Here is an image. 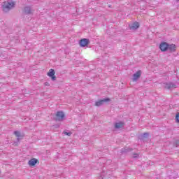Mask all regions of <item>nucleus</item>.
<instances>
[{
    "label": "nucleus",
    "instance_id": "obj_24",
    "mask_svg": "<svg viewBox=\"0 0 179 179\" xmlns=\"http://www.w3.org/2000/svg\"><path fill=\"white\" fill-rule=\"evenodd\" d=\"M178 1H179V0H178Z\"/></svg>",
    "mask_w": 179,
    "mask_h": 179
},
{
    "label": "nucleus",
    "instance_id": "obj_12",
    "mask_svg": "<svg viewBox=\"0 0 179 179\" xmlns=\"http://www.w3.org/2000/svg\"><path fill=\"white\" fill-rule=\"evenodd\" d=\"M24 12L27 15H30L31 13V8L29 6H27L24 8Z\"/></svg>",
    "mask_w": 179,
    "mask_h": 179
},
{
    "label": "nucleus",
    "instance_id": "obj_6",
    "mask_svg": "<svg viewBox=\"0 0 179 179\" xmlns=\"http://www.w3.org/2000/svg\"><path fill=\"white\" fill-rule=\"evenodd\" d=\"M89 43V39L83 38L80 41L79 44L80 47H86V45H87Z\"/></svg>",
    "mask_w": 179,
    "mask_h": 179
},
{
    "label": "nucleus",
    "instance_id": "obj_17",
    "mask_svg": "<svg viewBox=\"0 0 179 179\" xmlns=\"http://www.w3.org/2000/svg\"><path fill=\"white\" fill-rule=\"evenodd\" d=\"M176 121L178 124H179V113L176 114Z\"/></svg>",
    "mask_w": 179,
    "mask_h": 179
},
{
    "label": "nucleus",
    "instance_id": "obj_2",
    "mask_svg": "<svg viewBox=\"0 0 179 179\" xmlns=\"http://www.w3.org/2000/svg\"><path fill=\"white\" fill-rule=\"evenodd\" d=\"M54 120L55 121H64L65 120V114L64 113H57Z\"/></svg>",
    "mask_w": 179,
    "mask_h": 179
},
{
    "label": "nucleus",
    "instance_id": "obj_7",
    "mask_svg": "<svg viewBox=\"0 0 179 179\" xmlns=\"http://www.w3.org/2000/svg\"><path fill=\"white\" fill-rule=\"evenodd\" d=\"M168 48H169V44H167V43L166 42L162 43L159 45V48L161 51H167Z\"/></svg>",
    "mask_w": 179,
    "mask_h": 179
},
{
    "label": "nucleus",
    "instance_id": "obj_3",
    "mask_svg": "<svg viewBox=\"0 0 179 179\" xmlns=\"http://www.w3.org/2000/svg\"><path fill=\"white\" fill-rule=\"evenodd\" d=\"M108 101H110V99L109 98H106V99H103L102 100H99V101H96L95 103V106L96 107H100V106L106 104V103H108Z\"/></svg>",
    "mask_w": 179,
    "mask_h": 179
},
{
    "label": "nucleus",
    "instance_id": "obj_13",
    "mask_svg": "<svg viewBox=\"0 0 179 179\" xmlns=\"http://www.w3.org/2000/svg\"><path fill=\"white\" fill-rule=\"evenodd\" d=\"M55 75V71H54V69H50L49 72L48 73V76H54Z\"/></svg>",
    "mask_w": 179,
    "mask_h": 179
},
{
    "label": "nucleus",
    "instance_id": "obj_21",
    "mask_svg": "<svg viewBox=\"0 0 179 179\" xmlns=\"http://www.w3.org/2000/svg\"><path fill=\"white\" fill-rule=\"evenodd\" d=\"M45 85H46V86H48V83H45Z\"/></svg>",
    "mask_w": 179,
    "mask_h": 179
},
{
    "label": "nucleus",
    "instance_id": "obj_11",
    "mask_svg": "<svg viewBox=\"0 0 179 179\" xmlns=\"http://www.w3.org/2000/svg\"><path fill=\"white\" fill-rule=\"evenodd\" d=\"M124 127V123L122 122H117L115 124V128L116 129H120V128H122Z\"/></svg>",
    "mask_w": 179,
    "mask_h": 179
},
{
    "label": "nucleus",
    "instance_id": "obj_4",
    "mask_svg": "<svg viewBox=\"0 0 179 179\" xmlns=\"http://www.w3.org/2000/svg\"><path fill=\"white\" fill-rule=\"evenodd\" d=\"M142 75V71L141 70L138 71L133 75V82H136L141 76Z\"/></svg>",
    "mask_w": 179,
    "mask_h": 179
},
{
    "label": "nucleus",
    "instance_id": "obj_14",
    "mask_svg": "<svg viewBox=\"0 0 179 179\" xmlns=\"http://www.w3.org/2000/svg\"><path fill=\"white\" fill-rule=\"evenodd\" d=\"M14 135H15V136H17V141L19 142V141H20V138H20V136H21L20 131H14Z\"/></svg>",
    "mask_w": 179,
    "mask_h": 179
},
{
    "label": "nucleus",
    "instance_id": "obj_8",
    "mask_svg": "<svg viewBox=\"0 0 179 179\" xmlns=\"http://www.w3.org/2000/svg\"><path fill=\"white\" fill-rule=\"evenodd\" d=\"M165 89H176L177 85L176 84H173L171 83L164 84Z\"/></svg>",
    "mask_w": 179,
    "mask_h": 179
},
{
    "label": "nucleus",
    "instance_id": "obj_18",
    "mask_svg": "<svg viewBox=\"0 0 179 179\" xmlns=\"http://www.w3.org/2000/svg\"><path fill=\"white\" fill-rule=\"evenodd\" d=\"M133 157L134 159H138V157H139V154H134Z\"/></svg>",
    "mask_w": 179,
    "mask_h": 179
},
{
    "label": "nucleus",
    "instance_id": "obj_10",
    "mask_svg": "<svg viewBox=\"0 0 179 179\" xmlns=\"http://www.w3.org/2000/svg\"><path fill=\"white\" fill-rule=\"evenodd\" d=\"M167 50H169V51H170L171 52H174V51H176V45L174 44L168 45Z\"/></svg>",
    "mask_w": 179,
    "mask_h": 179
},
{
    "label": "nucleus",
    "instance_id": "obj_19",
    "mask_svg": "<svg viewBox=\"0 0 179 179\" xmlns=\"http://www.w3.org/2000/svg\"><path fill=\"white\" fill-rule=\"evenodd\" d=\"M52 80H55L57 79V77L55 76H50Z\"/></svg>",
    "mask_w": 179,
    "mask_h": 179
},
{
    "label": "nucleus",
    "instance_id": "obj_22",
    "mask_svg": "<svg viewBox=\"0 0 179 179\" xmlns=\"http://www.w3.org/2000/svg\"><path fill=\"white\" fill-rule=\"evenodd\" d=\"M57 113H62V111H58Z\"/></svg>",
    "mask_w": 179,
    "mask_h": 179
},
{
    "label": "nucleus",
    "instance_id": "obj_20",
    "mask_svg": "<svg viewBox=\"0 0 179 179\" xmlns=\"http://www.w3.org/2000/svg\"><path fill=\"white\" fill-rule=\"evenodd\" d=\"M54 127H55V128H59V124H56Z\"/></svg>",
    "mask_w": 179,
    "mask_h": 179
},
{
    "label": "nucleus",
    "instance_id": "obj_9",
    "mask_svg": "<svg viewBox=\"0 0 179 179\" xmlns=\"http://www.w3.org/2000/svg\"><path fill=\"white\" fill-rule=\"evenodd\" d=\"M37 163H38V159L36 158H33L28 162L29 166H34L35 164H37Z\"/></svg>",
    "mask_w": 179,
    "mask_h": 179
},
{
    "label": "nucleus",
    "instance_id": "obj_1",
    "mask_svg": "<svg viewBox=\"0 0 179 179\" xmlns=\"http://www.w3.org/2000/svg\"><path fill=\"white\" fill-rule=\"evenodd\" d=\"M15 5H16V3H15V1L12 0H8L3 2L1 6L3 12H5V13H7V12H9V10L15 8Z\"/></svg>",
    "mask_w": 179,
    "mask_h": 179
},
{
    "label": "nucleus",
    "instance_id": "obj_23",
    "mask_svg": "<svg viewBox=\"0 0 179 179\" xmlns=\"http://www.w3.org/2000/svg\"><path fill=\"white\" fill-rule=\"evenodd\" d=\"M0 174H1V171H0Z\"/></svg>",
    "mask_w": 179,
    "mask_h": 179
},
{
    "label": "nucleus",
    "instance_id": "obj_5",
    "mask_svg": "<svg viewBox=\"0 0 179 179\" xmlns=\"http://www.w3.org/2000/svg\"><path fill=\"white\" fill-rule=\"evenodd\" d=\"M130 30H136L139 29V22H135L133 24L129 25Z\"/></svg>",
    "mask_w": 179,
    "mask_h": 179
},
{
    "label": "nucleus",
    "instance_id": "obj_15",
    "mask_svg": "<svg viewBox=\"0 0 179 179\" xmlns=\"http://www.w3.org/2000/svg\"><path fill=\"white\" fill-rule=\"evenodd\" d=\"M148 136H149V133H144L140 136V139H142L143 138H148Z\"/></svg>",
    "mask_w": 179,
    "mask_h": 179
},
{
    "label": "nucleus",
    "instance_id": "obj_16",
    "mask_svg": "<svg viewBox=\"0 0 179 179\" xmlns=\"http://www.w3.org/2000/svg\"><path fill=\"white\" fill-rule=\"evenodd\" d=\"M64 135H66L67 136H71V135H72V132L71 131H67L66 130H65L64 131H63Z\"/></svg>",
    "mask_w": 179,
    "mask_h": 179
}]
</instances>
